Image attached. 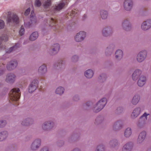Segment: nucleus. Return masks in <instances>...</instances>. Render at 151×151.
<instances>
[{
    "label": "nucleus",
    "instance_id": "cd10ccee",
    "mask_svg": "<svg viewBox=\"0 0 151 151\" xmlns=\"http://www.w3.org/2000/svg\"><path fill=\"white\" fill-rule=\"evenodd\" d=\"M17 62L16 60L10 62L7 66V68L9 70H13L16 68L17 65Z\"/></svg>",
    "mask_w": 151,
    "mask_h": 151
},
{
    "label": "nucleus",
    "instance_id": "6e6d98bb",
    "mask_svg": "<svg viewBox=\"0 0 151 151\" xmlns=\"http://www.w3.org/2000/svg\"><path fill=\"white\" fill-rule=\"evenodd\" d=\"M145 124V122H144L143 123L141 122L140 124H137V126L140 127H142L144 126V125Z\"/></svg>",
    "mask_w": 151,
    "mask_h": 151
},
{
    "label": "nucleus",
    "instance_id": "6e6552de",
    "mask_svg": "<svg viewBox=\"0 0 151 151\" xmlns=\"http://www.w3.org/2000/svg\"><path fill=\"white\" fill-rule=\"evenodd\" d=\"M124 9L127 12H130L134 6L133 0H124L123 3Z\"/></svg>",
    "mask_w": 151,
    "mask_h": 151
},
{
    "label": "nucleus",
    "instance_id": "f8f14e48",
    "mask_svg": "<svg viewBox=\"0 0 151 151\" xmlns=\"http://www.w3.org/2000/svg\"><path fill=\"white\" fill-rule=\"evenodd\" d=\"M47 71V67L45 64H43L40 66L38 70V74L42 77L45 76Z\"/></svg>",
    "mask_w": 151,
    "mask_h": 151
},
{
    "label": "nucleus",
    "instance_id": "4c0bfd02",
    "mask_svg": "<svg viewBox=\"0 0 151 151\" xmlns=\"http://www.w3.org/2000/svg\"><path fill=\"white\" fill-rule=\"evenodd\" d=\"M20 45L19 43H17L13 46L10 47L6 51V53H10L12 50H15L17 48L19 47Z\"/></svg>",
    "mask_w": 151,
    "mask_h": 151
},
{
    "label": "nucleus",
    "instance_id": "c03bdc74",
    "mask_svg": "<svg viewBox=\"0 0 151 151\" xmlns=\"http://www.w3.org/2000/svg\"><path fill=\"white\" fill-rule=\"evenodd\" d=\"M77 10L76 9H74L72 11L70 12H69V13H68V15L70 16H74L77 13Z\"/></svg>",
    "mask_w": 151,
    "mask_h": 151
},
{
    "label": "nucleus",
    "instance_id": "6ab92c4d",
    "mask_svg": "<svg viewBox=\"0 0 151 151\" xmlns=\"http://www.w3.org/2000/svg\"><path fill=\"white\" fill-rule=\"evenodd\" d=\"M147 135V132L145 131H143L139 134L137 139V142L138 144L142 143L145 139Z\"/></svg>",
    "mask_w": 151,
    "mask_h": 151
},
{
    "label": "nucleus",
    "instance_id": "603ef678",
    "mask_svg": "<svg viewBox=\"0 0 151 151\" xmlns=\"http://www.w3.org/2000/svg\"><path fill=\"white\" fill-rule=\"evenodd\" d=\"M4 23L3 20H0V29L4 28Z\"/></svg>",
    "mask_w": 151,
    "mask_h": 151
},
{
    "label": "nucleus",
    "instance_id": "09e8293b",
    "mask_svg": "<svg viewBox=\"0 0 151 151\" xmlns=\"http://www.w3.org/2000/svg\"><path fill=\"white\" fill-rule=\"evenodd\" d=\"M63 64V61L62 60H60L59 61L58 63L56 65L58 68H61Z\"/></svg>",
    "mask_w": 151,
    "mask_h": 151
},
{
    "label": "nucleus",
    "instance_id": "e2e57ef3",
    "mask_svg": "<svg viewBox=\"0 0 151 151\" xmlns=\"http://www.w3.org/2000/svg\"><path fill=\"white\" fill-rule=\"evenodd\" d=\"M147 151H151V150H148Z\"/></svg>",
    "mask_w": 151,
    "mask_h": 151
},
{
    "label": "nucleus",
    "instance_id": "4468645a",
    "mask_svg": "<svg viewBox=\"0 0 151 151\" xmlns=\"http://www.w3.org/2000/svg\"><path fill=\"white\" fill-rule=\"evenodd\" d=\"M122 27L124 30L126 31H129L132 28V25L128 20L126 19L124 20L122 22Z\"/></svg>",
    "mask_w": 151,
    "mask_h": 151
},
{
    "label": "nucleus",
    "instance_id": "39448f33",
    "mask_svg": "<svg viewBox=\"0 0 151 151\" xmlns=\"http://www.w3.org/2000/svg\"><path fill=\"white\" fill-rule=\"evenodd\" d=\"M55 126V123L52 120H49L43 123L41 126L42 129L45 131H49L52 130Z\"/></svg>",
    "mask_w": 151,
    "mask_h": 151
},
{
    "label": "nucleus",
    "instance_id": "3c124183",
    "mask_svg": "<svg viewBox=\"0 0 151 151\" xmlns=\"http://www.w3.org/2000/svg\"><path fill=\"white\" fill-rule=\"evenodd\" d=\"M150 115L149 114H147L146 112H145L140 118V119H141L143 117H145V119L146 120L147 119V116L149 115Z\"/></svg>",
    "mask_w": 151,
    "mask_h": 151
},
{
    "label": "nucleus",
    "instance_id": "864d4df0",
    "mask_svg": "<svg viewBox=\"0 0 151 151\" xmlns=\"http://www.w3.org/2000/svg\"><path fill=\"white\" fill-rule=\"evenodd\" d=\"M73 100L75 101H78L79 100V96L78 95H75L73 97Z\"/></svg>",
    "mask_w": 151,
    "mask_h": 151
},
{
    "label": "nucleus",
    "instance_id": "58836bf2",
    "mask_svg": "<svg viewBox=\"0 0 151 151\" xmlns=\"http://www.w3.org/2000/svg\"><path fill=\"white\" fill-rule=\"evenodd\" d=\"M106 75L105 73H102L99 76V79L100 82L103 83L106 81Z\"/></svg>",
    "mask_w": 151,
    "mask_h": 151
},
{
    "label": "nucleus",
    "instance_id": "680f3d73",
    "mask_svg": "<svg viewBox=\"0 0 151 151\" xmlns=\"http://www.w3.org/2000/svg\"><path fill=\"white\" fill-rule=\"evenodd\" d=\"M3 73V71L0 69V75H2Z\"/></svg>",
    "mask_w": 151,
    "mask_h": 151
},
{
    "label": "nucleus",
    "instance_id": "2eb2a0df",
    "mask_svg": "<svg viewBox=\"0 0 151 151\" xmlns=\"http://www.w3.org/2000/svg\"><path fill=\"white\" fill-rule=\"evenodd\" d=\"M150 28H151V19H148L144 21L141 24V29L144 31H147Z\"/></svg>",
    "mask_w": 151,
    "mask_h": 151
},
{
    "label": "nucleus",
    "instance_id": "0eeeda50",
    "mask_svg": "<svg viewBox=\"0 0 151 151\" xmlns=\"http://www.w3.org/2000/svg\"><path fill=\"white\" fill-rule=\"evenodd\" d=\"M41 140L40 139H37L34 140L30 146V149L32 151H36L38 150L41 145Z\"/></svg>",
    "mask_w": 151,
    "mask_h": 151
},
{
    "label": "nucleus",
    "instance_id": "5701e85b",
    "mask_svg": "<svg viewBox=\"0 0 151 151\" xmlns=\"http://www.w3.org/2000/svg\"><path fill=\"white\" fill-rule=\"evenodd\" d=\"M115 48V45L113 44H110L105 50V54L106 56H110L112 53Z\"/></svg>",
    "mask_w": 151,
    "mask_h": 151
},
{
    "label": "nucleus",
    "instance_id": "f03ea898",
    "mask_svg": "<svg viewBox=\"0 0 151 151\" xmlns=\"http://www.w3.org/2000/svg\"><path fill=\"white\" fill-rule=\"evenodd\" d=\"M20 93L19 88H14L10 92V98L12 101H16L17 103V101L20 98Z\"/></svg>",
    "mask_w": 151,
    "mask_h": 151
},
{
    "label": "nucleus",
    "instance_id": "4be33fe9",
    "mask_svg": "<svg viewBox=\"0 0 151 151\" xmlns=\"http://www.w3.org/2000/svg\"><path fill=\"white\" fill-rule=\"evenodd\" d=\"M133 143L128 142L125 144L122 148V151H131L133 147Z\"/></svg>",
    "mask_w": 151,
    "mask_h": 151
},
{
    "label": "nucleus",
    "instance_id": "a18cd8bd",
    "mask_svg": "<svg viewBox=\"0 0 151 151\" xmlns=\"http://www.w3.org/2000/svg\"><path fill=\"white\" fill-rule=\"evenodd\" d=\"M6 124V122L5 120H1L0 121V128L4 127Z\"/></svg>",
    "mask_w": 151,
    "mask_h": 151
},
{
    "label": "nucleus",
    "instance_id": "a211bd4d",
    "mask_svg": "<svg viewBox=\"0 0 151 151\" xmlns=\"http://www.w3.org/2000/svg\"><path fill=\"white\" fill-rule=\"evenodd\" d=\"M60 49V45L58 43L54 44L49 51V53L51 55L56 54L58 52Z\"/></svg>",
    "mask_w": 151,
    "mask_h": 151
},
{
    "label": "nucleus",
    "instance_id": "9b49d317",
    "mask_svg": "<svg viewBox=\"0 0 151 151\" xmlns=\"http://www.w3.org/2000/svg\"><path fill=\"white\" fill-rule=\"evenodd\" d=\"M34 122V119L30 117H27L23 119L21 122V124L22 126H29Z\"/></svg>",
    "mask_w": 151,
    "mask_h": 151
},
{
    "label": "nucleus",
    "instance_id": "1a4fd4ad",
    "mask_svg": "<svg viewBox=\"0 0 151 151\" xmlns=\"http://www.w3.org/2000/svg\"><path fill=\"white\" fill-rule=\"evenodd\" d=\"M114 32L113 29L110 26L106 27H104L102 30V35L106 37L111 36Z\"/></svg>",
    "mask_w": 151,
    "mask_h": 151
},
{
    "label": "nucleus",
    "instance_id": "2f4dec72",
    "mask_svg": "<svg viewBox=\"0 0 151 151\" xmlns=\"http://www.w3.org/2000/svg\"><path fill=\"white\" fill-rule=\"evenodd\" d=\"M109 145L111 147L117 149L119 146V143L117 139H114L110 141Z\"/></svg>",
    "mask_w": 151,
    "mask_h": 151
},
{
    "label": "nucleus",
    "instance_id": "9d476101",
    "mask_svg": "<svg viewBox=\"0 0 151 151\" xmlns=\"http://www.w3.org/2000/svg\"><path fill=\"white\" fill-rule=\"evenodd\" d=\"M39 83L38 80L33 79L29 85L28 88V92L31 93L35 91L37 88Z\"/></svg>",
    "mask_w": 151,
    "mask_h": 151
},
{
    "label": "nucleus",
    "instance_id": "5fc2aeb1",
    "mask_svg": "<svg viewBox=\"0 0 151 151\" xmlns=\"http://www.w3.org/2000/svg\"><path fill=\"white\" fill-rule=\"evenodd\" d=\"M40 151H49L48 147H45L41 148Z\"/></svg>",
    "mask_w": 151,
    "mask_h": 151
},
{
    "label": "nucleus",
    "instance_id": "72a5a7b5",
    "mask_svg": "<svg viewBox=\"0 0 151 151\" xmlns=\"http://www.w3.org/2000/svg\"><path fill=\"white\" fill-rule=\"evenodd\" d=\"M51 3V0H45L42 3V6L45 10H49Z\"/></svg>",
    "mask_w": 151,
    "mask_h": 151
},
{
    "label": "nucleus",
    "instance_id": "b1692460",
    "mask_svg": "<svg viewBox=\"0 0 151 151\" xmlns=\"http://www.w3.org/2000/svg\"><path fill=\"white\" fill-rule=\"evenodd\" d=\"M56 20L53 18H49L45 20L44 23L46 25L52 27L55 25Z\"/></svg>",
    "mask_w": 151,
    "mask_h": 151
},
{
    "label": "nucleus",
    "instance_id": "37998d69",
    "mask_svg": "<svg viewBox=\"0 0 151 151\" xmlns=\"http://www.w3.org/2000/svg\"><path fill=\"white\" fill-rule=\"evenodd\" d=\"M104 146L103 145H99L96 147L95 151H104Z\"/></svg>",
    "mask_w": 151,
    "mask_h": 151
},
{
    "label": "nucleus",
    "instance_id": "c9c22d12",
    "mask_svg": "<svg viewBox=\"0 0 151 151\" xmlns=\"http://www.w3.org/2000/svg\"><path fill=\"white\" fill-rule=\"evenodd\" d=\"M104 120V118L103 116H99L96 119L95 124L96 125L100 124L103 122Z\"/></svg>",
    "mask_w": 151,
    "mask_h": 151
},
{
    "label": "nucleus",
    "instance_id": "f3484780",
    "mask_svg": "<svg viewBox=\"0 0 151 151\" xmlns=\"http://www.w3.org/2000/svg\"><path fill=\"white\" fill-rule=\"evenodd\" d=\"M142 110V109L140 107H137L134 108L131 115V118L133 119H135L140 115Z\"/></svg>",
    "mask_w": 151,
    "mask_h": 151
},
{
    "label": "nucleus",
    "instance_id": "aec40b11",
    "mask_svg": "<svg viewBox=\"0 0 151 151\" xmlns=\"http://www.w3.org/2000/svg\"><path fill=\"white\" fill-rule=\"evenodd\" d=\"M68 4L67 0H63L60 2V3L55 6L53 8V9L55 11H59L63 9Z\"/></svg>",
    "mask_w": 151,
    "mask_h": 151
},
{
    "label": "nucleus",
    "instance_id": "c85d7f7f",
    "mask_svg": "<svg viewBox=\"0 0 151 151\" xmlns=\"http://www.w3.org/2000/svg\"><path fill=\"white\" fill-rule=\"evenodd\" d=\"M94 74L93 70L91 69L87 70L84 73V76L88 79L92 78L94 75Z\"/></svg>",
    "mask_w": 151,
    "mask_h": 151
},
{
    "label": "nucleus",
    "instance_id": "7c9ffc66",
    "mask_svg": "<svg viewBox=\"0 0 151 151\" xmlns=\"http://www.w3.org/2000/svg\"><path fill=\"white\" fill-rule=\"evenodd\" d=\"M132 132V129L130 127H127L124 130V136L126 138H129L131 136Z\"/></svg>",
    "mask_w": 151,
    "mask_h": 151
},
{
    "label": "nucleus",
    "instance_id": "bb28decb",
    "mask_svg": "<svg viewBox=\"0 0 151 151\" xmlns=\"http://www.w3.org/2000/svg\"><path fill=\"white\" fill-rule=\"evenodd\" d=\"M99 14L101 18L103 20H105L108 18V12L106 10L103 9L100 10Z\"/></svg>",
    "mask_w": 151,
    "mask_h": 151
},
{
    "label": "nucleus",
    "instance_id": "e433bc0d",
    "mask_svg": "<svg viewBox=\"0 0 151 151\" xmlns=\"http://www.w3.org/2000/svg\"><path fill=\"white\" fill-rule=\"evenodd\" d=\"M38 36V34L37 32H33L30 35L29 37V40L32 41H34L37 38Z\"/></svg>",
    "mask_w": 151,
    "mask_h": 151
},
{
    "label": "nucleus",
    "instance_id": "dca6fc26",
    "mask_svg": "<svg viewBox=\"0 0 151 151\" xmlns=\"http://www.w3.org/2000/svg\"><path fill=\"white\" fill-rule=\"evenodd\" d=\"M34 12L32 11L31 12L30 15V22H29L28 23H26V25L27 26L30 27L33 25H35L37 23V20L36 17L35 16Z\"/></svg>",
    "mask_w": 151,
    "mask_h": 151
},
{
    "label": "nucleus",
    "instance_id": "4d7b16f0",
    "mask_svg": "<svg viewBox=\"0 0 151 151\" xmlns=\"http://www.w3.org/2000/svg\"><path fill=\"white\" fill-rule=\"evenodd\" d=\"M64 144V142L63 141H61L59 142L58 143V145L59 147L63 146Z\"/></svg>",
    "mask_w": 151,
    "mask_h": 151
},
{
    "label": "nucleus",
    "instance_id": "ea45409f",
    "mask_svg": "<svg viewBox=\"0 0 151 151\" xmlns=\"http://www.w3.org/2000/svg\"><path fill=\"white\" fill-rule=\"evenodd\" d=\"M123 125V122L121 120H118L115 122L114 124L113 127H122Z\"/></svg>",
    "mask_w": 151,
    "mask_h": 151
},
{
    "label": "nucleus",
    "instance_id": "a878e982",
    "mask_svg": "<svg viewBox=\"0 0 151 151\" xmlns=\"http://www.w3.org/2000/svg\"><path fill=\"white\" fill-rule=\"evenodd\" d=\"M9 133L5 130L0 132V142H2L5 140L8 137Z\"/></svg>",
    "mask_w": 151,
    "mask_h": 151
},
{
    "label": "nucleus",
    "instance_id": "a19ab883",
    "mask_svg": "<svg viewBox=\"0 0 151 151\" xmlns=\"http://www.w3.org/2000/svg\"><path fill=\"white\" fill-rule=\"evenodd\" d=\"M8 37L7 35H3L1 37H0V45L1 44V42L2 40L4 41H6L8 40Z\"/></svg>",
    "mask_w": 151,
    "mask_h": 151
},
{
    "label": "nucleus",
    "instance_id": "052dcab7",
    "mask_svg": "<svg viewBox=\"0 0 151 151\" xmlns=\"http://www.w3.org/2000/svg\"><path fill=\"white\" fill-rule=\"evenodd\" d=\"M71 151H81V149L80 148H76Z\"/></svg>",
    "mask_w": 151,
    "mask_h": 151
},
{
    "label": "nucleus",
    "instance_id": "393cba45",
    "mask_svg": "<svg viewBox=\"0 0 151 151\" xmlns=\"http://www.w3.org/2000/svg\"><path fill=\"white\" fill-rule=\"evenodd\" d=\"M137 80V84L139 87H142L144 86L147 81L146 78L144 76H142Z\"/></svg>",
    "mask_w": 151,
    "mask_h": 151
},
{
    "label": "nucleus",
    "instance_id": "13d9d810",
    "mask_svg": "<svg viewBox=\"0 0 151 151\" xmlns=\"http://www.w3.org/2000/svg\"><path fill=\"white\" fill-rule=\"evenodd\" d=\"M30 9L29 8H28L25 11L24 14L25 15H27L29 14L30 12Z\"/></svg>",
    "mask_w": 151,
    "mask_h": 151
},
{
    "label": "nucleus",
    "instance_id": "7ed1b4c3",
    "mask_svg": "<svg viewBox=\"0 0 151 151\" xmlns=\"http://www.w3.org/2000/svg\"><path fill=\"white\" fill-rule=\"evenodd\" d=\"M6 21L9 24H17L19 21V18L15 13H11L8 15Z\"/></svg>",
    "mask_w": 151,
    "mask_h": 151
},
{
    "label": "nucleus",
    "instance_id": "c756f323",
    "mask_svg": "<svg viewBox=\"0 0 151 151\" xmlns=\"http://www.w3.org/2000/svg\"><path fill=\"white\" fill-rule=\"evenodd\" d=\"M123 52L121 50H118L115 53V58L116 60H120L123 57Z\"/></svg>",
    "mask_w": 151,
    "mask_h": 151
},
{
    "label": "nucleus",
    "instance_id": "20e7f679",
    "mask_svg": "<svg viewBox=\"0 0 151 151\" xmlns=\"http://www.w3.org/2000/svg\"><path fill=\"white\" fill-rule=\"evenodd\" d=\"M148 52L145 50L140 51L137 55L136 60L139 63H141L144 61L147 58Z\"/></svg>",
    "mask_w": 151,
    "mask_h": 151
},
{
    "label": "nucleus",
    "instance_id": "bf43d9fd",
    "mask_svg": "<svg viewBox=\"0 0 151 151\" xmlns=\"http://www.w3.org/2000/svg\"><path fill=\"white\" fill-rule=\"evenodd\" d=\"M92 104V103L91 101H87L86 104V105L88 106L89 107Z\"/></svg>",
    "mask_w": 151,
    "mask_h": 151
},
{
    "label": "nucleus",
    "instance_id": "f704fd0d",
    "mask_svg": "<svg viewBox=\"0 0 151 151\" xmlns=\"http://www.w3.org/2000/svg\"><path fill=\"white\" fill-rule=\"evenodd\" d=\"M65 91V89L62 86H59L55 90V93L61 96L64 93Z\"/></svg>",
    "mask_w": 151,
    "mask_h": 151
},
{
    "label": "nucleus",
    "instance_id": "ddd939ff",
    "mask_svg": "<svg viewBox=\"0 0 151 151\" xmlns=\"http://www.w3.org/2000/svg\"><path fill=\"white\" fill-rule=\"evenodd\" d=\"M142 71L141 69H135L132 75V79L134 81H137L142 76H143L142 75Z\"/></svg>",
    "mask_w": 151,
    "mask_h": 151
},
{
    "label": "nucleus",
    "instance_id": "412c9836",
    "mask_svg": "<svg viewBox=\"0 0 151 151\" xmlns=\"http://www.w3.org/2000/svg\"><path fill=\"white\" fill-rule=\"evenodd\" d=\"M16 78V76L13 73L8 74L6 76V81L9 83H12L14 82Z\"/></svg>",
    "mask_w": 151,
    "mask_h": 151
},
{
    "label": "nucleus",
    "instance_id": "473e14b6",
    "mask_svg": "<svg viewBox=\"0 0 151 151\" xmlns=\"http://www.w3.org/2000/svg\"><path fill=\"white\" fill-rule=\"evenodd\" d=\"M140 98V97L139 94H136L135 95L132 99V104L134 105H137L139 102Z\"/></svg>",
    "mask_w": 151,
    "mask_h": 151
},
{
    "label": "nucleus",
    "instance_id": "de8ad7c7",
    "mask_svg": "<svg viewBox=\"0 0 151 151\" xmlns=\"http://www.w3.org/2000/svg\"><path fill=\"white\" fill-rule=\"evenodd\" d=\"M124 111V109L121 107H119L117 108L116 110V112L119 114L122 112Z\"/></svg>",
    "mask_w": 151,
    "mask_h": 151
},
{
    "label": "nucleus",
    "instance_id": "79ce46f5",
    "mask_svg": "<svg viewBox=\"0 0 151 151\" xmlns=\"http://www.w3.org/2000/svg\"><path fill=\"white\" fill-rule=\"evenodd\" d=\"M42 5L41 0H35L34 5L37 7H40Z\"/></svg>",
    "mask_w": 151,
    "mask_h": 151
},
{
    "label": "nucleus",
    "instance_id": "f257e3e1",
    "mask_svg": "<svg viewBox=\"0 0 151 151\" xmlns=\"http://www.w3.org/2000/svg\"><path fill=\"white\" fill-rule=\"evenodd\" d=\"M107 99L103 98L95 104L92 108L93 112L97 113L103 109L107 103Z\"/></svg>",
    "mask_w": 151,
    "mask_h": 151
},
{
    "label": "nucleus",
    "instance_id": "423d86ee",
    "mask_svg": "<svg viewBox=\"0 0 151 151\" xmlns=\"http://www.w3.org/2000/svg\"><path fill=\"white\" fill-rule=\"evenodd\" d=\"M86 36V32L84 31H80L75 35L74 40L76 42H81L85 39Z\"/></svg>",
    "mask_w": 151,
    "mask_h": 151
},
{
    "label": "nucleus",
    "instance_id": "8fccbe9b",
    "mask_svg": "<svg viewBox=\"0 0 151 151\" xmlns=\"http://www.w3.org/2000/svg\"><path fill=\"white\" fill-rule=\"evenodd\" d=\"M24 29L23 26H21L19 31V34L20 36L22 35L24 33Z\"/></svg>",
    "mask_w": 151,
    "mask_h": 151
},
{
    "label": "nucleus",
    "instance_id": "49530a36",
    "mask_svg": "<svg viewBox=\"0 0 151 151\" xmlns=\"http://www.w3.org/2000/svg\"><path fill=\"white\" fill-rule=\"evenodd\" d=\"M79 60V57L77 55H74L73 56L71 60L73 62H76Z\"/></svg>",
    "mask_w": 151,
    "mask_h": 151
}]
</instances>
